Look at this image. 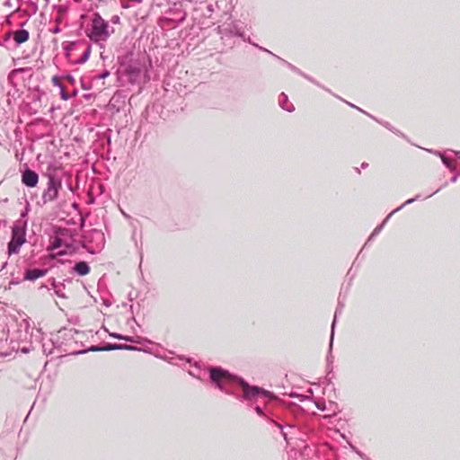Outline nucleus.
<instances>
[{
    "label": "nucleus",
    "mask_w": 460,
    "mask_h": 460,
    "mask_svg": "<svg viewBox=\"0 0 460 460\" xmlns=\"http://www.w3.org/2000/svg\"><path fill=\"white\" fill-rule=\"evenodd\" d=\"M210 379L219 390L228 394H234V386L240 385L243 390V397L245 400H254L260 396L268 397L270 395L269 392L258 386H250L243 379L230 375L220 367L210 369Z\"/></svg>",
    "instance_id": "nucleus-1"
},
{
    "label": "nucleus",
    "mask_w": 460,
    "mask_h": 460,
    "mask_svg": "<svg viewBox=\"0 0 460 460\" xmlns=\"http://www.w3.org/2000/svg\"><path fill=\"white\" fill-rule=\"evenodd\" d=\"M75 239L72 231L68 228L58 227L55 230L49 249L52 251L64 248L57 252L58 255H64L67 251L74 249Z\"/></svg>",
    "instance_id": "nucleus-2"
},
{
    "label": "nucleus",
    "mask_w": 460,
    "mask_h": 460,
    "mask_svg": "<svg viewBox=\"0 0 460 460\" xmlns=\"http://www.w3.org/2000/svg\"><path fill=\"white\" fill-rule=\"evenodd\" d=\"M113 32L110 31V25L98 13L93 14L91 20V28L88 34L89 38L94 41H106L111 34Z\"/></svg>",
    "instance_id": "nucleus-3"
},
{
    "label": "nucleus",
    "mask_w": 460,
    "mask_h": 460,
    "mask_svg": "<svg viewBox=\"0 0 460 460\" xmlns=\"http://www.w3.org/2000/svg\"><path fill=\"white\" fill-rule=\"evenodd\" d=\"M26 224L21 221L15 222L12 228V238L8 243V254H17L21 246L26 241Z\"/></svg>",
    "instance_id": "nucleus-4"
},
{
    "label": "nucleus",
    "mask_w": 460,
    "mask_h": 460,
    "mask_svg": "<svg viewBox=\"0 0 460 460\" xmlns=\"http://www.w3.org/2000/svg\"><path fill=\"white\" fill-rule=\"evenodd\" d=\"M105 239L102 231L92 229L84 237V247L91 252L101 250L104 246Z\"/></svg>",
    "instance_id": "nucleus-5"
},
{
    "label": "nucleus",
    "mask_w": 460,
    "mask_h": 460,
    "mask_svg": "<svg viewBox=\"0 0 460 460\" xmlns=\"http://www.w3.org/2000/svg\"><path fill=\"white\" fill-rule=\"evenodd\" d=\"M61 181L54 175H48V186L42 194V201L44 204L51 202L58 198V191L61 189Z\"/></svg>",
    "instance_id": "nucleus-6"
},
{
    "label": "nucleus",
    "mask_w": 460,
    "mask_h": 460,
    "mask_svg": "<svg viewBox=\"0 0 460 460\" xmlns=\"http://www.w3.org/2000/svg\"><path fill=\"white\" fill-rule=\"evenodd\" d=\"M166 14V16L160 19L161 26L180 24L185 21L187 16L186 12L178 7L170 9Z\"/></svg>",
    "instance_id": "nucleus-7"
},
{
    "label": "nucleus",
    "mask_w": 460,
    "mask_h": 460,
    "mask_svg": "<svg viewBox=\"0 0 460 460\" xmlns=\"http://www.w3.org/2000/svg\"><path fill=\"white\" fill-rule=\"evenodd\" d=\"M217 31L221 35V39H224L225 37H234L237 36L242 38L244 41H248L252 44L250 38H245L244 33L242 31V30L237 26L236 23L231 22L229 24H224L222 26L217 27ZM254 43H252L253 45Z\"/></svg>",
    "instance_id": "nucleus-8"
},
{
    "label": "nucleus",
    "mask_w": 460,
    "mask_h": 460,
    "mask_svg": "<svg viewBox=\"0 0 460 460\" xmlns=\"http://www.w3.org/2000/svg\"><path fill=\"white\" fill-rule=\"evenodd\" d=\"M420 198V195H417L415 198H412V199H410L406 200V201H405L403 204H402L399 208H395L394 210H393V211H392V212H391V213H390V214L385 217V219L383 221V223H382L381 225L377 226L374 229V231H373V233L371 234V235H370V237H369L368 241H370L374 236H376V234H378L382 231V229H383L384 226L386 224V222L388 221V219H389V218H390V217H391L394 213H396L397 211L401 210V209H402V208H404L406 205L411 204V203H413L415 200H418Z\"/></svg>",
    "instance_id": "nucleus-9"
},
{
    "label": "nucleus",
    "mask_w": 460,
    "mask_h": 460,
    "mask_svg": "<svg viewBox=\"0 0 460 460\" xmlns=\"http://www.w3.org/2000/svg\"><path fill=\"white\" fill-rule=\"evenodd\" d=\"M22 181L24 185L30 188H33L39 181L38 174L30 169H26L22 175Z\"/></svg>",
    "instance_id": "nucleus-10"
},
{
    "label": "nucleus",
    "mask_w": 460,
    "mask_h": 460,
    "mask_svg": "<svg viewBox=\"0 0 460 460\" xmlns=\"http://www.w3.org/2000/svg\"><path fill=\"white\" fill-rule=\"evenodd\" d=\"M47 270L40 269H31L27 270L24 274V279L27 280H36L39 278L43 277L46 274Z\"/></svg>",
    "instance_id": "nucleus-11"
},
{
    "label": "nucleus",
    "mask_w": 460,
    "mask_h": 460,
    "mask_svg": "<svg viewBox=\"0 0 460 460\" xmlns=\"http://www.w3.org/2000/svg\"><path fill=\"white\" fill-rule=\"evenodd\" d=\"M13 40L17 45H21L29 40V31L26 30H17L13 31Z\"/></svg>",
    "instance_id": "nucleus-12"
},
{
    "label": "nucleus",
    "mask_w": 460,
    "mask_h": 460,
    "mask_svg": "<svg viewBox=\"0 0 460 460\" xmlns=\"http://www.w3.org/2000/svg\"><path fill=\"white\" fill-rule=\"evenodd\" d=\"M279 106L288 112H292L295 110L294 105L288 102V96L285 93L279 95Z\"/></svg>",
    "instance_id": "nucleus-13"
},
{
    "label": "nucleus",
    "mask_w": 460,
    "mask_h": 460,
    "mask_svg": "<svg viewBox=\"0 0 460 460\" xmlns=\"http://www.w3.org/2000/svg\"><path fill=\"white\" fill-rule=\"evenodd\" d=\"M74 270L79 275V276H84L89 273L90 267L85 261H79L75 263L74 267Z\"/></svg>",
    "instance_id": "nucleus-14"
},
{
    "label": "nucleus",
    "mask_w": 460,
    "mask_h": 460,
    "mask_svg": "<svg viewBox=\"0 0 460 460\" xmlns=\"http://www.w3.org/2000/svg\"><path fill=\"white\" fill-rule=\"evenodd\" d=\"M51 287L55 291V294L61 298H66V295L64 293L65 285L63 283H57L55 279H51Z\"/></svg>",
    "instance_id": "nucleus-15"
},
{
    "label": "nucleus",
    "mask_w": 460,
    "mask_h": 460,
    "mask_svg": "<svg viewBox=\"0 0 460 460\" xmlns=\"http://www.w3.org/2000/svg\"><path fill=\"white\" fill-rule=\"evenodd\" d=\"M253 46H254V47H256V48H258L259 49H261V50L264 51V52H267V53H269V54H270V55L274 56L275 58H277L278 59H279L281 62H283L284 64H286V65L288 66V67H289L291 70L296 71V72H297V73H299V74H301V75H302V73H301L297 68H296L292 64H290V63H288V62L285 61L284 59L280 58L279 57L276 56L275 54H273V53H272L271 51H270L269 49H265V48H262V47L259 46L258 44H253Z\"/></svg>",
    "instance_id": "nucleus-16"
},
{
    "label": "nucleus",
    "mask_w": 460,
    "mask_h": 460,
    "mask_svg": "<svg viewBox=\"0 0 460 460\" xmlns=\"http://www.w3.org/2000/svg\"><path fill=\"white\" fill-rule=\"evenodd\" d=\"M447 152L446 151L444 154L440 152H435L436 155L441 157L442 163L451 171H456V166L450 162V158L446 155Z\"/></svg>",
    "instance_id": "nucleus-17"
},
{
    "label": "nucleus",
    "mask_w": 460,
    "mask_h": 460,
    "mask_svg": "<svg viewBox=\"0 0 460 460\" xmlns=\"http://www.w3.org/2000/svg\"><path fill=\"white\" fill-rule=\"evenodd\" d=\"M111 336L115 339H118V340H123V341H129L132 343H138V341L134 337L125 336V335H122L119 333H111Z\"/></svg>",
    "instance_id": "nucleus-18"
},
{
    "label": "nucleus",
    "mask_w": 460,
    "mask_h": 460,
    "mask_svg": "<svg viewBox=\"0 0 460 460\" xmlns=\"http://www.w3.org/2000/svg\"><path fill=\"white\" fill-rule=\"evenodd\" d=\"M341 313V308H337L336 311H335L334 319H333L332 323V333H331V342H330V347L331 348L332 346V341H333V335H334V327H335V324H336L337 316Z\"/></svg>",
    "instance_id": "nucleus-19"
},
{
    "label": "nucleus",
    "mask_w": 460,
    "mask_h": 460,
    "mask_svg": "<svg viewBox=\"0 0 460 460\" xmlns=\"http://www.w3.org/2000/svg\"><path fill=\"white\" fill-rule=\"evenodd\" d=\"M121 344H108L106 347H103V351H110V350H117L120 349Z\"/></svg>",
    "instance_id": "nucleus-20"
},
{
    "label": "nucleus",
    "mask_w": 460,
    "mask_h": 460,
    "mask_svg": "<svg viewBox=\"0 0 460 460\" xmlns=\"http://www.w3.org/2000/svg\"><path fill=\"white\" fill-rule=\"evenodd\" d=\"M110 75V72L108 70L103 71L102 73L93 76V80H102L107 78Z\"/></svg>",
    "instance_id": "nucleus-21"
},
{
    "label": "nucleus",
    "mask_w": 460,
    "mask_h": 460,
    "mask_svg": "<svg viewBox=\"0 0 460 460\" xmlns=\"http://www.w3.org/2000/svg\"><path fill=\"white\" fill-rule=\"evenodd\" d=\"M51 82L55 86L58 88H62V86H64L57 75L52 77Z\"/></svg>",
    "instance_id": "nucleus-22"
},
{
    "label": "nucleus",
    "mask_w": 460,
    "mask_h": 460,
    "mask_svg": "<svg viewBox=\"0 0 460 460\" xmlns=\"http://www.w3.org/2000/svg\"><path fill=\"white\" fill-rule=\"evenodd\" d=\"M129 2H130L129 0H121L120 1L121 7L124 9L132 7V4Z\"/></svg>",
    "instance_id": "nucleus-23"
},
{
    "label": "nucleus",
    "mask_w": 460,
    "mask_h": 460,
    "mask_svg": "<svg viewBox=\"0 0 460 460\" xmlns=\"http://www.w3.org/2000/svg\"><path fill=\"white\" fill-rule=\"evenodd\" d=\"M120 349H126V350H139L138 348L137 347H134V346H130V345H125V344H121V348Z\"/></svg>",
    "instance_id": "nucleus-24"
},
{
    "label": "nucleus",
    "mask_w": 460,
    "mask_h": 460,
    "mask_svg": "<svg viewBox=\"0 0 460 460\" xmlns=\"http://www.w3.org/2000/svg\"><path fill=\"white\" fill-rule=\"evenodd\" d=\"M60 89V96L63 100L66 101L69 99V95L65 92L64 86Z\"/></svg>",
    "instance_id": "nucleus-25"
},
{
    "label": "nucleus",
    "mask_w": 460,
    "mask_h": 460,
    "mask_svg": "<svg viewBox=\"0 0 460 460\" xmlns=\"http://www.w3.org/2000/svg\"><path fill=\"white\" fill-rule=\"evenodd\" d=\"M90 49H88L83 55L80 63L85 62L89 58Z\"/></svg>",
    "instance_id": "nucleus-26"
},
{
    "label": "nucleus",
    "mask_w": 460,
    "mask_h": 460,
    "mask_svg": "<svg viewBox=\"0 0 460 460\" xmlns=\"http://www.w3.org/2000/svg\"><path fill=\"white\" fill-rule=\"evenodd\" d=\"M128 75H138L140 73L138 68H134L127 71Z\"/></svg>",
    "instance_id": "nucleus-27"
},
{
    "label": "nucleus",
    "mask_w": 460,
    "mask_h": 460,
    "mask_svg": "<svg viewBox=\"0 0 460 460\" xmlns=\"http://www.w3.org/2000/svg\"><path fill=\"white\" fill-rule=\"evenodd\" d=\"M90 351H103V348L93 346L89 349Z\"/></svg>",
    "instance_id": "nucleus-28"
},
{
    "label": "nucleus",
    "mask_w": 460,
    "mask_h": 460,
    "mask_svg": "<svg viewBox=\"0 0 460 460\" xmlns=\"http://www.w3.org/2000/svg\"><path fill=\"white\" fill-rule=\"evenodd\" d=\"M447 152L454 154L456 159H460V151L447 150Z\"/></svg>",
    "instance_id": "nucleus-29"
},
{
    "label": "nucleus",
    "mask_w": 460,
    "mask_h": 460,
    "mask_svg": "<svg viewBox=\"0 0 460 460\" xmlns=\"http://www.w3.org/2000/svg\"><path fill=\"white\" fill-rule=\"evenodd\" d=\"M12 36L13 37V32L10 31V32L6 33L4 36V40H9Z\"/></svg>",
    "instance_id": "nucleus-30"
},
{
    "label": "nucleus",
    "mask_w": 460,
    "mask_h": 460,
    "mask_svg": "<svg viewBox=\"0 0 460 460\" xmlns=\"http://www.w3.org/2000/svg\"><path fill=\"white\" fill-rule=\"evenodd\" d=\"M458 176H459V173L455 174V175L450 179V181H451V182H453V183H454V182H456V181H457Z\"/></svg>",
    "instance_id": "nucleus-31"
},
{
    "label": "nucleus",
    "mask_w": 460,
    "mask_h": 460,
    "mask_svg": "<svg viewBox=\"0 0 460 460\" xmlns=\"http://www.w3.org/2000/svg\"><path fill=\"white\" fill-rule=\"evenodd\" d=\"M66 79L70 82L71 84L74 83V77L72 75H66Z\"/></svg>",
    "instance_id": "nucleus-32"
},
{
    "label": "nucleus",
    "mask_w": 460,
    "mask_h": 460,
    "mask_svg": "<svg viewBox=\"0 0 460 460\" xmlns=\"http://www.w3.org/2000/svg\"><path fill=\"white\" fill-rule=\"evenodd\" d=\"M129 1H130V3H133L135 4H139L143 2V0H129Z\"/></svg>",
    "instance_id": "nucleus-33"
},
{
    "label": "nucleus",
    "mask_w": 460,
    "mask_h": 460,
    "mask_svg": "<svg viewBox=\"0 0 460 460\" xmlns=\"http://www.w3.org/2000/svg\"><path fill=\"white\" fill-rule=\"evenodd\" d=\"M96 2H98L99 4H106L108 3L110 0H95Z\"/></svg>",
    "instance_id": "nucleus-34"
},
{
    "label": "nucleus",
    "mask_w": 460,
    "mask_h": 460,
    "mask_svg": "<svg viewBox=\"0 0 460 460\" xmlns=\"http://www.w3.org/2000/svg\"><path fill=\"white\" fill-rule=\"evenodd\" d=\"M383 125L387 128L388 129L392 130V128L390 127L389 123L388 122H385L383 123Z\"/></svg>",
    "instance_id": "nucleus-35"
},
{
    "label": "nucleus",
    "mask_w": 460,
    "mask_h": 460,
    "mask_svg": "<svg viewBox=\"0 0 460 460\" xmlns=\"http://www.w3.org/2000/svg\"><path fill=\"white\" fill-rule=\"evenodd\" d=\"M119 20V18L117 15L113 16V18H112L113 22H117Z\"/></svg>",
    "instance_id": "nucleus-36"
},
{
    "label": "nucleus",
    "mask_w": 460,
    "mask_h": 460,
    "mask_svg": "<svg viewBox=\"0 0 460 460\" xmlns=\"http://www.w3.org/2000/svg\"><path fill=\"white\" fill-rule=\"evenodd\" d=\"M348 104H349L350 107H352V108H356V109H358V111H363L361 109H359V108L356 107V106H355L354 104H352V103L348 102Z\"/></svg>",
    "instance_id": "nucleus-37"
},
{
    "label": "nucleus",
    "mask_w": 460,
    "mask_h": 460,
    "mask_svg": "<svg viewBox=\"0 0 460 460\" xmlns=\"http://www.w3.org/2000/svg\"><path fill=\"white\" fill-rule=\"evenodd\" d=\"M256 412L258 414H261V409L260 407H256Z\"/></svg>",
    "instance_id": "nucleus-38"
},
{
    "label": "nucleus",
    "mask_w": 460,
    "mask_h": 460,
    "mask_svg": "<svg viewBox=\"0 0 460 460\" xmlns=\"http://www.w3.org/2000/svg\"><path fill=\"white\" fill-rule=\"evenodd\" d=\"M52 31H53L54 33H58V32H59V28H58V27H56Z\"/></svg>",
    "instance_id": "nucleus-39"
},
{
    "label": "nucleus",
    "mask_w": 460,
    "mask_h": 460,
    "mask_svg": "<svg viewBox=\"0 0 460 460\" xmlns=\"http://www.w3.org/2000/svg\"><path fill=\"white\" fill-rule=\"evenodd\" d=\"M367 166H368V164H367V163H363V164H361V167H362L363 169L367 168Z\"/></svg>",
    "instance_id": "nucleus-40"
},
{
    "label": "nucleus",
    "mask_w": 460,
    "mask_h": 460,
    "mask_svg": "<svg viewBox=\"0 0 460 460\" xmlns=\"http://www.w3.org/2000/svg\"><path fill=\"white\" fill-rule=\"evenodd\" d=\"M282 435H283L284 438L287 440V433L282 430Z\"/></svg>",
    "instance_id": "nucleus-41"
},
{
    "label": "nucleus",
    "mask_w": 460,
    "mask_h": 460,
    "mask_svg": "<svg viewBox=\"0 0 460 460\" xmlns=\"http://www.w3.org/2000/svg\"><path fill=\"white\" fill-rule=\"evenodd\" d=\"M22 352H24V353L29 352V349H22Z\"/></svg>",
    "instance_id": "nucleus-42"
},
{
    "label": "nucleus",
    "mask_w": 460,
    "mask_h": 460,
    "mask_svg": "<svg viewBox=\"0 0 460 460\" xmlns=\"http://www.w3.org/2000/svg\"><path fill=\"white\" fill-rule=\"evenodd\" d=\"M438 191V190H437L435 192L429 194L428 197H432L433 194L437 193Z\"/></svg>",
    "instance_id": "nucleus-43"
}]
</instances>
